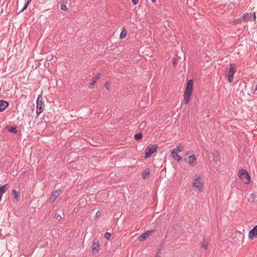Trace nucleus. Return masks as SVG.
Here are the masks:
<instances>
[{
    "instance_id": "obj_1",
    "label": "nucleus",
    "mask_w": 257,
    "mask_h": 257,
    "mask_svg": "<svg viewBox=\"0 0 257 257\" xmlns=\"http://www.w3.org/2000/svg\"><path fill=\"white\" fill-rule=\"evenodd\" d=\"M193 85V82L192 80H189L187 81L183 95V102L186 104L188 103L190 100L192 94Z\"/></svg>"
},
{
    "instance_id": "obj_2",
    "label": "nucleus",
    "mask_w": 257,
    "mask_h": 257,
    "mask_svg": "<svg viewBox=\"0 0 257 257\" xmlns=\"http://www.w3.org/2000/svg\"><path fill=\"white\" fill-rule=\"evenodd\" d=\"M236 71V68L235 64L230 63L228 71L225 74V78L229 83L232 82L234 74Z\"/></svg>"
},
{
    "instance_id": "obj_3",
    "label": "nucleus",
    "mask_w": 257,
    "mask_h": 257,
    "mask_svg": "<svg viewBox=\"0 0 257 257\" xmlns=\"http://www.w3.org/2000/svg\"><path fill=\"white\" fill-rule=\"evenodd\" d=\"M202 177L200 175L196 174L195 178L193 179V183L192 185L194 187L196 188L198 191L201 192L203 187V183L201 182Z\"/></svg>"
},
{
    "instance_id": "obj_4",
    "label": "nucleus",
    "mask_w": 257,
    "mask_h": 257,
    "mask_svg": "<svg viewBox=\"0 0 257 257\" xmlns=\"http://www.w3.org/2000/svg\"><path fill=\"white\" fill-rule=\"evenodd\" d=\"M36 103V114L38 116L44 110V103L41 95L38 97Z\"/></svg>"
},
{
    "instance_id": "obj_5",
    "label": "nucleus",
    "mask_w": 257,
    "mask_h": 257,
    "mask_svg": "<svg viewBox=\"0 0 257 257\" xmlns=\"http://www.w3.org/2000/svg\"><path fill=\"white\" fill-rule=\"evenodd\" d=\"M238 175L245 184H249L250 183V176L246 170L241 169L239 170Z\"/></svg>"
},
{
    "instance_id": "obj_6",
    "label": "nucleus",
    "mask_w": 257,
    "mask_h": 257,
    "mask_svg": "<svg viewBox=\"0 0 257 257\" xmlns=\"http://www.w3.org/2000/svg\"><path fill=\"white\" fill-rule=\"evenodd\" d=\"M158 145H149L146 148L145 150V158H150L152 154L155 152L158 149Z\"/></svg>"
},
{
    "instance_id": "obj_7",
    "label": "nucleus",
    "mask_w": 257,
    "mask_h": 257,
    "mask_svg": "<svg viewBox=\"0 0 257 257\" xmlns=\"http://www.w3.org/2000/svg\"><path fill=\"white\" fill-rule=\"evenodd\" d=\"M252 18H253L254 21L255 20L256 17L255 13H245L243 14L241 18L237 19V21H240L242 20L246 21L248 20H251Z\"/></svg>"
},
{
    "instance_id": "obj_8",
    "label": "nucleus",
    "mask_w": 257,
    "mask_h": 257,
    "mask_svg": "<svg viewBox=\"0 0 257 257\" xmlns=\"http://www.w3.org/2000/svg\"><path fill=\"white\" fill-rule=\"evenodd\" d=\"M61 191L60 190H56L52 192V196L50 198V201L51 203L54 202L56 199L61 194Z\"/></svg>"
},
{
    "instance_id": "obj_9",
    "label": "nucleus",
    "mask_w": 257,
    "mask_h": 257,
    "mask_svg": "<svg viewBox=\"0 0 257 257\" xmlns=\"http://www.w3.org/2000/svg\"><path fill=\"white\" fill-rule=\"evenodd\" d=\"M153 232V230H148V231L143 233L142 234L139 236V240L140 241H143L144 240L148 237Z\"/></svg>"
},
{
    "instance_id": "obj_10",
    "label": "nucleus",
    "mask_w": 257,
    "mask_h": 257,
    "mask_svg": "<svg viewBox=\"0 0 257 257\" xmlns=\"http://www.w3.org/2000/svg\"><path fill=\"white\" fill-rule=\"evenodd\" d=\"M255 236H257V225L250 230L248 233V237L251 239Z\"/></svg>"
},
{
    "instance_id": "obj_11",
    "label": "nucleus",
    "mask_w": 257,
    "mask_h": 257,
    "mask_svg": "<svg viewBox=\"0 0 257 257\" xmlns=\"http://www.w3.org/2000/svg\"><path fill=\"white\" fill-rule=\"evenodd\" d=\"M196 158L194 155H190L188 157L186 161L191 166H195L194 162L196 161Z\"/></svg>"
},
{
    "instance_id": "obj_12",
    "label": "nucleus",
    "mask_w": 257,
    "mask_h": 257,
    "mask_svg": "<svg viewBox=\"0 0 257 257\" xmlns=\"http://www.w3.org/2000/svg\"><path fill=\"white\" fill-rule=\"evenodd\" d=\"M171 156L178 162H179L181 160V157L178 155V153L174 150L171 151Z\"/></svg>"
},
{
    "instance_id": "obj_13",
    "label": "nucleus",
    "mask_w": 257,
    "mask_h": 257,
    "mask_svg": "<svg viewBox=\"0 0 257 257\" xmlns=\"http://www.w3.org/2000/svg\"><path fill=\"white\" fill-rule=\"evenodd\" d=\"M9 103L5 100H0V112L4 111L8 106Z\"/></svg>"
},
{
    "instance_id": "obj_14",
    "label": "nucleus",
    "mask_w": 257,
    "mask_h": 257,
    "mask_svg": "<svg viewBox=\"0 0 257 257\" xmlns=\"http://www.w3.org/2000/svg\"><path fill=\"white\" fill-rule=\"evenodd\" d=\"M99 249V244L98 241L93 242L91 247L92 252H97Z\"/></svg>"
},
{
    "instance_id": "obj_15",
    "label": "nucleus",
    "mask_w": 257,
    "mask_h": 257,
    "mask_svg": "<svg viewBox=\"0 0 257 257\" xmlns=\"http://www.w3.org/2000/svg\"><path fill=\"white\" fill-rule=\"evenodd\" d=\"M100 74H97L96 76L93 77L92 78L91 81L90 83V85L88 86V87L90 89L92 88V86L94 85V84L95 83L96 81L100 78Z\"/></svg>"
},
{
    "instance_id": "obj_16",
    "label": "nucleus",
    "mask_w": 257,
    "mask_h": 257,
    "mask_svg": "<svg viewBox=\"0 0 257 257\" xmlns=\"http://www.w3.org/2000/svg\"><path fill=\"white\" fill-rule=\"evenodd\" d=\"M150 169H148V168L146 169L145 170H144L142 172V178L143 179L147 178L149 176V174H150Z\"/></svg>"
},
{
    "instance_id": "obj_17",
    "label": "nucleus",
    "mask_w": 257,
    "mask_h": 257,
    "mask_svg": "<svg viewBox=\"0 0 257 257\" xmlns=\"http://www.w3.org/2000/svg\"><path fill=\"white\" fill-rule=\"evenodd\" d=\"M6 185L7 184H5L0 187V202L2 200L3 194H4V193L6 192Z\"/></svg>"
},
{
    "instance_id": "obj_18",
    "label": "nucleus",
    "mask_w": 257,
    "mask_h": 257,
    "mask_svg": "<svg viewBox=\"0 0 257 257\" xmlns=\"http://www.w3.org/2000/svg\"><path fill=\"white\" fill-rule=\"evenodd\" d=\"M7 128L8 131L10 132H11V133H13L14 134H17L18 132V130H17L16 126H8Z\"/></svg>"
},
{
    "instance_id": "obj_19",
    "label": "nucleus",
    "mask_w": 257,
    "mask_h": 257,
    "mask_svg": "<svg viewBox=\"0 0 257 257\" xmlns=\"http://www.w3.org/2000/svg\"><path fill=\"white\" fill-rule=\"evenodd\" d=\"M208 244V241L205 239H204L201 243V246L202 248L207 249Z\"/></svg>"
},
{
    "instance_id": "obj_20",
    "label": "nucleus",
    "mask_w": 257,
    "mask_h": 257,
    "mask_svg": "<svg viewBox=\"0 0 257 257\" xmlns=\"http://www.w3.org/2000/svg\"><path fill=\"white\" fill-rule=\"evenodd\" d=\"M31 1L32 0H25L26 3L25 4V6L22 9V10L19 12V14L27 9L28 6L31 3Z\"/></svg>"
},
{
    "instance_id": "obj_21",
    "label": "nucleus",
    "mask_w": 257,
    "mask_h": 257,
    "mask_svg": "<svg viewBox=\"0 0 257 257\" xmlns=\"http://www.w3.org/2000/svg\"><path fill=\"white\" fill-rule=\"evenodd\" d=\"M213 161L214 162H217L219 161V154L218 152L213 153Z\"/></svg>"
},
{
    "instance_id": "obj_22",
    "label": "nucleus",
    "mask_w": 257,
    "mask_h": 257,
    "mask_svg": "<svg viewBox=\"0 0 257 257\" xmlns=\"http://www.w3.org/2000/svg\"><path fill=\"white\" fill-rule=\"evenodd\" d=\"M183 150V147L181 144H179L176 148L174 149V151L176 152H181Z\"/></svg>"
},
{
    "instance_id": "obj_23",
    "label": "nucleus",
    "mask_w": 257,
    "mask_h": 257,
    "mask_svg": "<svg viewBox=\"0 0 257 257\" xmlns=\"http://www.w3.org/2000/svg\"><path fill=\"white\" fill-rule=\"evenodd\" d=\"M67 2H63V3L61 4V9L62 11H66L68 10V8L66 6Z\"/></svg>"
},
{
    "instance_id": "obj_24",
    "label": "nucleus",
    "mask_w": 257,
    "mask_h": 257,
    "mask_svg": "<svg viewBox=\"0 0 257 257\" xmlns=\"http://www.w3.org/2000/svg\"><path fill=\"white\" fill-rule=\"evenodd\" d=\"M250 199L252 202H254L257 198V195L254 193H252L249 195Z\"/></svg>"
},
{
    "instance_id": "obj_25",
    "label": "nucleus",
    "mask_w": 257,
    "mask_h": 257,
    "mask_svg": "<svg viewBox=\"0 0 257 257\" xmlns=\"http://www.w3.org/2000/svg\"><path fill=\"white\" fill-rule=\"evenodd\" d=\"M134 138L136 140H141L142 138V133L136 134L134 136Z\"/></svg>"
},
{
    "instance_id": "obj_26",
    "label": "nucleus",
    "mask_w": 257,
    "mask_h": 257,
    "mask_svg": "<svg viewBox=\"0 0 257 257\" xmlns=\"http://www.w3.org/2000/svg\"><path fill=\"white\" fill-rule=\"evenodd\" d=\"M12 193L14 196L15 198L17 199L19 196L18 192L16 190L14 189L12 191Z\"/></svg>"
},
{
    "instance_id": "obj_27",
    "label": "nucleus",
    "mask_w": 257,
    "mask_h": 257,
    "mask_svg": "<svg viewBox=\"0 0 257 257\" xmlns=\"http://www.w3.org/2000/svg\"><path fill=\"white\" fill-rule=\"evenodd\" d=\"M54 217L56 219H57L58 221L61 220L62 218L61 216L57 213L55 214Z\"/></svg>"
},
{
    "instance_id": "obj_28",
    "label": "nucleus",
    "mask_w": 257,
    "mask_h": 257,
    "mask_svg": "<svg viewBox=\"0 0 257 257\" xmlns=\"http://www.w3.org/2000/svg\"><path fill=\"white\" fill-rule=\"evenodd\" d=\"M111 236V234L109 232H106L104 234L105 238L109 239Z\"/></svg>"
},
{
    "instance_id": "obj_29",
    "label": "nucleus",
    "mask_w": 257,
    "mask_h": 257,
    "mask_svg": "<svg viewBox=\"0 0 257 257\" xmlns=\"http://www.w3.org/2000/svg\"><path fill=\"white\" fill-rule=\"evenodd\" d=\"M172 63L174 66H175L177 64V60L176 58H173L172 59Z\"/></svg>"
},
{
    "instance_id": "obj_30",
    "label": "nucleus",
    "mask_w": 257,
    "mask_h": 257,
    "mask_svg": "<svg viewBox=\"0 0 257 257\" xmlns=\"http://www.w3.org/2000/svg\"><path fill=\"white\" fill-rule=\"evenodd\" d=\"M126 36V33H123V32H121L120 35V37L121 39L122 38H123L125 37Z\"/></svg>"
},
{
    "instance_id": "obj_31",
    "label": "nucleus",
    "mask_w": 257,
    "mask_h": 257,
    "mask_svg": "<svg viewBox=\"0 0 257 257\" xmlns=\"http://www.w3.org/2000/svg\"><path fill=\"white\" fill-rule=\"evenodd\" d=\"M134 5H137L139 3V0H132Z\"/></svg>"
},
{
    "instance_id": "obj_32",
    "label": "nucleus",
    "mask_w": 257,
    "mask_h": 257,
    "mask_svg": "<svg viewBox=\"0 0 257 257\" xmlns=\"http://www.w3.org/2000/svg\"><path fill=\"white\" fill-rule=\"evenodd\" d=\"M109 84L107 82L105 84V87L108 90L109 89Z\"/></svg>"
},
{
    "instance_id": "obj_33",
    "label": "nucleus",
    "mask_w": 257,
    "mask_h": 257,
    "mask_svg": "<svg viewBox=\"0 0 257 257\" xmlns=\"http://www.w3.org/2000/svg\"><path fill=\"white\" fill-rule=\"evenodd\" d=\"M255 90H257V84L255 85Z\"/></svg>"
},
{
    "instance_id": "obj_34",
    "label": "nucleus",
    "mask_w": 257,
    "mask_h": 257,
    "mask_svg": "<svg viewBox=\"0 0 257 257\" xmlns=\"http://www.w3.org/2000/svg\"><path fill=\"white\" fill-rule=\"evenodd\" d=\"M99 213V211H98V212L96 213V216L98 215V213Z\"/></svg>"
},
{
    "instance_id": "obj_35",
    "label": "nucleus",
    "mask_w": 257,
    "mask_h": 257,
    "mask_svg": "<svg viewBox=\"0 0 257 257\" xmlns=\"http://www.w3.org/2000/svg\"><path fill=\"white\" fill-rule=\"evenodd\" d=\"M152 2L155 3L156 2V0H151Z\"/></svg>"
}]
</instances>
